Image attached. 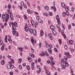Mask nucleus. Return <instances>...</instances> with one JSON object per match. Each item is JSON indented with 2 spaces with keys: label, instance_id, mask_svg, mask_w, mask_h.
Listing matches in <instances>:
<instances>
[{
  "label": "nucleus",
  "instance_id": "nucleus-1",
  "mask_svg": "<svg viewBox=\"0 0 75 75\" xmlns=\"http://www.w3.org/2000/svg\"><path fill=\"white\" fill-rule=\"evenodd\" d=\"M10 23H11V24L13 25L12 26V28H14L15 27H17V22H14V23H13V22H11Z\"/></svg>",
  "mask_w": 75,
  "mask_h": 75
},
{
  "label": "nucleus",
  "instance_id": "nucleus-2",
  "mask_svg": "<svg viewBox=\"0 0 75 75\" xmlns=\"http://www.w3.org/2000/svg\"><path fill=\"white\" fill-rule=\"evenodd\" d=\"M69 14V12L68 11H67L66 13L63 12L62 13V15L63 17H65V16H68V14Z\"/></svg>",
  "mask_w": 75,
  "mask_h": 75
},
{
  "label": "nucleus",
  "instance_id": "nucleus-3",
  "mask_svg": "<svg viewBox=\"0 0 75 75\" xmlns=\"http://www.w3.org/2000/svg\"><path fill=\"white\" fill-rule=\"evenodd\" d=\"M25 29L26 31V32H28V30H29V29H28V26H27V24H26V25H25Z\"/></svg>",
  "mask_w": 75,
  "mask_h": 75
},
{
  "label": "nucleus",
  "instance_id": "nucleus-4",
  "mask_svg": "<svg viewBox=\"0 0 75 75\" xmlns=\"http://www.w3.org/2000/svg\"><path fill=\"white\" fill-rule=\"evenodd\" d=\"M12 30H13V35H16V33H17V32H16V28H13L12 29Z\"/></svg>",
  "mask_w": 75,
  "mask_h": 75
},
{
  "label": "nucleus",
  "instance_id": "nucleus-5",
  "mask_svg": "<svg viewBox=\"0 0 75 75\" xmlns=\"http://www.w3.org/2000/svg\"><path fill=\"white\" fill-rule=\"evenodd\" d=\"M31 67L32 68V70H34L35 68H34V62H32L31 64Z\"/></svg>",
  "mask_w": 75,
  "mask_h": 75
},
{
  "label": "nucleus",
  "instance_id": "nucleus-6",
  "mask_svg": "<svg viewBox=\"0 0 75 75\" xmlns=\"http://www.w3.org/2000/svg\"><path fill=\"white\" fill-rule=\"evenodd\" d=\"M10 16V19H11V20H14V18H13V16L12 12L11 13Z\"/></svg>",
  "mask_w": 75,
  "mask_h": 75
},
{
  "label": "nucleus",
  "instance_id": "nucleus-7",
  "mask_svg": "<svg viewBox=\"0 0 75 75\" xmlns=\"http://www.w3.org/2000/svg\"><path fill=\"white\" fill-rule=\"evenodd\" d=\"M8 19H9V15H8V14H7L6 19H5V22H7Z\"/></svg>",
  "mask_w": 75,
  "mask_h": 75
},
{
  "label": "nucleus",
  "instance_id": "nucleus-8",
  "mask_svg": "<svg viewBox=\"0 0 75 75\" xmlns=\"http://www.w3.org/2000/svg\"><path fill=\"white\" fill-rule=\"evenodd\" d=\"M64 55H67L68 58H70L71 55H70V54H69L68 53L65 52Z\"/></svg>",
  "mask_w": 75,
  "mask_h": 75
},
{
  "label": "nucleus",
  "instance_id": "nucleus-9",
  "mask_svg": "<svg viewBox=\"0 0 75 75\" xmlns=\"http://www.w3.org/2000/svg\"><path fill=\"white\" fill-rule=\"evenodd\" d=\"M65 67H68L69 66V64L68 63V61L66 60L65 61Z\"/></svg>",
  "mask_w": 75,
  "mask_h": 75
},
{
  "label": "nucleus",
  "instance_id": "nucleus-10",
  "mask_svg": "<svg viewBox=\"0 0 75 75\" xmlns=\"http://www.w3.org/2000/svg\"><path fill=\"white\" fill-rule=\"evenodd\" d=\"M61 6L63 8H65L66 7V5L64 3L61 4Z\"/></svg>",
  "mask_w": 75,
  "mask_h": 75
},
{
  "label": "nucleus",
  "instance_id": "nucleus-11",
  "mask_svg": "<svg viewBox=\"0 0 75 75\" xmlns=\"http://www.w3.org/2000/svg\"><path fill=\"white\" fill-rule=\"evenodd\" d=\"M40 35L41 36L44 35V33L43 32V30L42 29L40 30Z\"/></svg>",
  "mask_w": 75,
  "mask_h": 75
},
{
  "label": "nucleus",
  "instance_id": "nucleus-12",
  "mask_svg": "<svg viewBox=\"0 0 75 75\" xmlns=\"http://www.w3.org/2000/svg\"><path fill=\"white\" fill-rule=\"evenodd\" d=\"M6 19V15L4 14H3L2 17V20H4Z\"/></svg>",
  "mask_w": 75,
  "mask_h": 75
},
{
  "label": "nucleus",
  "instance_id": "nucleus-13",
  "mask_svg": "<svg viewBox=\"0 0 75 75\" xmlns=\"http://www.w3.org/2000/svg\"><path fill=\"white\" fill-rule=\"evenodd\" d=\"M50 28L52 29V30H55V26L52 25H51V26H50Z\"/></svg>",
  "mask_w": 75,
  "mask_h": 75
},
{
  "label": "nucleus",
  "instance_id": "nucleus-14",
  "mask_svg": "<svg viewBox=\"0 0 75 75\" xmlns=\"http://www.w3.org/2000/svg\"><path fill=\"white\" fill-rule=\"evenodd\" d=\"M33 33L34 35H37V33L36 32V30H33Z\"/></svg>",
  "mask_w": 75,
  "mask_h": 75
},
{
  "label": "nucleus",
  "instance_id": "nucleus-15",
  "mask_svg": "<svg viewBox=\"0 0 75 75\" xmlns=\"http://www.w3.org/2000/svg\"><path fill=\"white\" fill-rule=\"evenodd\" d=\"M5 42H6V43H7L8 42V41H7V36L6 35V36L5 37Z\"/></svg>",
  "mask_w": 75,
  "mask_h": 75
},
{
  "label": "nucleus",
  "instance_id": "nucleus-16",
  "mask_svg": "<svg viewBox=\"0 0 75 75\" xmlns=\"http://www.w3.org/2000/svg\"><path fill=\"white\" fill-rule=\"evenodd\" d=\"M61 64L62 66L64 65V59H62L61 60Z\"/></svg>",
  "mask_w": 75,
  "mask_h": 75
},
{
  "label": "nucleus",
  "instance_id": "nucleus-17",
  "mask_svg": "<svg viewBox=\"0 0 75 75\" xmlns=\"http://www.w3.org/2000/svg\"><path fill=\"white\" fill-rule=\"evenodd\" d=\"M29 31L31 34H33V31H34V30L31 29V28H30L29 29Z\"/></svg>",
  "mask_w": 75,
  "mask_h": 75
},
{
  "label": "nucleus",
  "instance_id": "nucleus-18",
  "mask_svg": "<svg viewBox=\"0 0 75 75\" xmlns=\"http://www.w3.org/2000/svg\"><path fill=\"white\" fill-rule=\"evenodd\" d=\"M4 44H3V45L1 46V49L3 51L4 50Z\"/></svg>",
  "mask_w": 75,
  "mask_h": 75
},
{
  "label": "nucleus",
  "instance_id": "nucleus-19",
  "mask_svg": "<svg viewBox=\"0 0 75 75\" xmlns=\"http://www.w3.org/2000/svg\"><path fill=\"white\" fill-rule=\"evenodd\" d=\"M28 59L29 60V62H31L32 61V59L31 58V57H29L28 58Z\"/></svg>",
  "mask_w": 75,
  "mask_h": 75
},
{
  "label": "nucleus",
  "instance_id": "nucleus-20",
  "mask_svg": "<svg viewBox=\"0 0 75 75\" xmlns=\"http://www.w3.org/2000/svg\"><path fill=\"white\" fill-rule=\"evenodd\" d=\"M45 44H46V47H49V45H48V44L47 43V41H45Z\"/></svg>",
  "mask_w": 75,
  "mask_h": 75
},
{
  "label": "nucleus",
  "instance_id": "nucleus-21",
  "mask_svg": "<svg viewBox=\"0 0 75 75\" xmlns=\"http://www.w3.org/2000/svg\"><path fill=\"white\" fill-rule=\"evenodd\" d=\"M52 32L53 34V35H56V32L54 31V30H52Z\"/></svg>",
  "mask_w": 75,
  "mask_h": 75
},
{
  "label": "nucleus",
  "instance_id": "nucleus-22",
  "mask_svg": "<svg viewBox=\"0 0 75 75\" xmlns=\"http://www.w3.org/2000/svg\"><path fill=\"white\" fill-rule=\"evenodd\" d=\"M51 49L50 48H49L48 49V51L49 52V53L51 54L52 53V52H51Z\"/></svg>",
  "mask_w": 75,
  "mask_h": 75
},
{
  "label": "nucleus",
  "instance_id": "nucleus-23",
  "mask_svg": "<svg viewBox=\"0 0 75 75\" xmlns=\"http://www.w3.org/2000/svg\"><path fill=\"white\" fill-rule=\"evenodd\" d=\"M53 14V13H52V12H50L49 13V16H52V15Z\"/></svg>",
  "mask_w": 75,
  "mask_h": 75
},
{
  "label": "nucleus",
  "instance_id": "nucleus-24",
  "mask_svg": "<svg viewBox=\"0 0 75 75\" xmlns=\"http://www.w3.org/2000/svg\"><path fill=\"white\" fill-rule=\"evenodd\" d=\"M56 18L57 20H60V19L59 18V16H58V15L56 16Z\"/></svg>",
  "mask_w": 75,
  "mask_h": 75
},
{
  "label": "nucleus",
  "instance_id": "nucleus-25",
  "mask_svg": "<svg viewBox=\"0 0 75 75\" xmlns=\"http://www.w3.org/2000/svg\"><path fill=\"white\" fill-rule=\"evenodd\" d=\"M38 21H39V23H43V21H42L41 19H38Z\"/></svg>",
  "mask_w": 75,
  "mask_h": 75
},
{
  "label": "nucleus",
  "instance_id": "nucleus-26",
  "mask_svg": "<svg viewBox=\"0 0 75 75\" xmlns=\"http://www.w3.org/2000/svg\"><path fill=\"white\" fill-rule=\"evenodd\" d=\"M11 67V66H10V65L9 64H8L7 65V69H10Z\"/></svg>",
  "mask_w": 75,
  "mask_h": 75
},
{
  "label": "nucleus",
  "instance_id": "nucleus-27",
  "mask_svg": "<svg viewBox=\"0 0 75 75\" xmlns=\"http://www.w3.org/2000/svg\"><path fill=\"white\" fill-rule=\"evenodd\" d=\"M51 64L52 65H54V64H55V62H54L52 61L51 62H50Z\"/></svg>",
  "mask_w": 75,
  "mask_h": 75
},
{
  "label": "nucleus",
  "instance_id": "nucleus-28",
  "mask_svg": "<svg viewBox=\"0 0 75 75\" xmlns=\"http://www.w3.org/2000/svg\"><path fill=\"white\" fill-rule=\"evenodd\" d=\"M26 68L27 69H28L29 71L30 70V66L28 65H27L26 66Z\"/></svg>",
  "mask_w": 75,
  "mask_h": 75
},
{
  "label": "nucleus",
  "instance_id": "nucleus-29",
  "mask_svg": "<svg viewBox=\"0 0 75 75\" xmlns=\"http://www.w3.org/2000/svg\"><path fill=\"white\" fill-rule=\"evenodd\" d=\"M46 72L47 75H50V73L49 71H48L47 70H46Z\"/></svg>",
  "mask_w": 75,
  "mask_h": 75
},
{
  "label": "nucleus",
  "instance_id": "nucleus-30",
  "mask_svg": "<svg viewBox=\"0 0 75 75\" xmlns=\"http://www.w3.org/2000/svg\"><path fill=\"white\" fill-rule=\"evenodd\" d=\"M59 42V43L60 45H61L62 44V41H61V39H59L58 40Z\"/></svg>",
  "mask_w": 75,
  "mask_h": 75
},
{
  "label": "nucleus",
  "instance_id": "nucleus-31",
  "mask_svg": "<svg viewBox=\"0 0 75 75\" xmlns=\"http://www.w3.org/2000/svg\"><path fill=\"white\" fill-rule=\"evenodd\" d=\"M31 23L32 25V26H34V22L33 20H32L31 21Z\"/></svg>",
  "mask_w": 75,
  "mask_h": 75
},
{
  "label": "nucleus",
  "instance_id": "nucleus-32",
  "mask_svg": "<svg viewBox=\"0 0 75 75\" xmlns=\"http://www.w3.org/2000/svg\"><path fill=\"white\" fill-rule=\"evenodd\" d=\"M31 42H32L33 45H34V39L33 38H31Z\"/></svg>",
  "mask_w": 75,
  "mask_h": 75
},
{
  "label": "nucleus",
  "instance_id": "nucleus-33",
  "mask_svg": "<svg viewBox=\"0 0 75 75\" xmlns=\"http://www.w3.org/2000/svg\"><path fill=\"white\" fill-rule=\"evenodd\" d=\"M4 63H5V62H4V60H3L1 62V64H2V65L4 64Z\"/></svg>",
  "mask_w": 75,
  "mask_h": 75
},
{
  "label": "nucleus",
  "instance_id": "nucleus-34",
  "mask_svg": "<svg viewBox=\"0 0 75 75\" xmlns=\"http://www.w3.org/2000/svg\"><path fill=\"white\" fill-rule=\"evenodd\" d=\"M44 8H45V9H46L47 10H48V9H49V8L48 7V6H45Z\"/></svg>",
  "mask_w": 75,
  "mask_h": 75
},
{
  "label": "nucleus",
  "instance_id": "nucleus-35",
  "mask_svg": "<svg viewBox=\"0 0 75 75\" xmlns=\"http://www.w3.org/2000/svg\"><path fill=\"white\" fill-rule=\"evenodd\" d=\"M21 61H22V59H19L18 60V62L19 63H21Z\"/></svg>",
  "mask_w": 75,
  "mask_h": 75
},
{
  "label": "nucleus",
  "instance_id": "nucleus-36",
  "mask_svg": "<svg viewBox=\"0 0 75 75\" xmlns=\"http://www.w3.org/2000/svg\"><path fill=\"white\" fill-rule=\"evenodd\" d=\"M8 9H9V10H10V9L11 8V5H10V4H8Z\"/></svg>",
  "mask_w": 75,
  "mask_h": 75
},
{
  "label": "nucleus",
  "instance_id": "nucleus-37",
  "mask_svg": "<svg viewBox=\"0 0 75 75\" xmlns=\"http://www.w3.org/2000/svg\"><path fill=\"white\" fill-rule=\"evenodd\" d=\"M24 19L25 20H28V18L26 16H25V15L24 16Z\"/></svg>",
  "mask_w": 75,
  "mask_h": 75
},
{
  "label": "nucleus",
  "instance_id": "nucleus-38",
  "mask_svg": "<svg viewBox=\"0 0 75 75\" xmlns=\"http://www.w3.org/2000/svg\"><path fill=\"white\" fill-rule=\"evenodd\" d=\"M27 11L28 12V14H30L31 13V11H30V10H29V9H27Z\"/></svg>",
  "mask_w": 75,
  "mask_h": 75
},
{
  "label": "nucleus",
  "instance_id": "nucleus-39",
  "mask_svg": "<svg viewBox=\"0 0 75 75\" xmlns=\"http://www.w3.org/2000/svg\"><path fill=\"white\" fill-rule=\"evenodd\" d=\"M62 69H66V68H65V66H62Z\"/></svg>",
  "mask_w": 75,
  "mask_h": 75
},
{
  "label": "nucleus",
  "instance_id": "nucleus-40",
  "mask_svg": "<svg viewBox=\"0 0 75 75\" xmlns=\"http://www.w3.org/2000/svg\"><path fill=\"white\" fill-rule=\"evenodd\" d=\"M70 71H71V74H73V73H74V71H73V69H71L70 70Z\"/></svg>",
  "mask_w": 75,
  "mask_h": 75
},
{
  "label": "nucleus",
  "instance_id": "nucleus-41",
  "mask_svg": "<svg viewBox=\"0 0 75 75\" xmlns=\"http://www.w3.org/2000/svg\"><path fill=\"white\" fill-rule=\"evenodd\" d=\"M65 10L66 11H68V10H69V7H68L67 8H65Z\"/></svg>",
  "mask_w": 75,
  "mask_h": 75
},
{
  "label": "nucleus",
  "instance_id": "nucleus-42",
  "mask_svg": "<svg viewBox=\"0 0 75 75\" xmlns=\"http://www.w3.org/2000/svg\"><path fill=\"white\" fill-rule=\"evenodd\" d=\"M42 54L43 57H44V56H45V54H44V52H42Z\"/></svg>",
  "mask_w": 75,
  "mask_h": 75
},
{
  "label": "nucleus",
  "instance_id": "nucleus-43",
  "mask_svg": "<svg viewBox=\"0 0 75 75\" xmlns=\"http://www.w3.org/2000/svg\"><path fill=\"white\" fill-rule=\"evenodd\" d=\"M41 43H40L39 44V48H41Z\"/></svg>",
  "mask_w": 75,
  "mask_h": 75
},
{
  "label": "nucleus",
  "instance_id": "nucleus-44",
  "mask_svg": "<svg viewBox=\"0 0 75 75\" xmlns=\"http://www.w3.org/2000/svg\"><path fill=\"white\" fill-rule=\"evenodd\" d=\"M68 28H69V29H70V28H71V24H70L69 25Z\"/></svg>",
  "mask_w": 75,
  "mask_h": 75
},
{
  "label": "nucleus",
  "instance_id": "nucleus-45",
  "mask_svg": "<svg viewBox=\"0 0 75 75\" xmlns=\"http://www.w3.org/2000/svg\"><path fill=\"white\" fill-rule=\"evenodd\" d=\"M21 6H23V5L24 4V2L22 1L21 2Z\"/></svg>",
  "mask_w": 75,
  "mask_h": 75
},
{
  "label": "nucleus",
  "instance_id": "nucleus-46",
  "mask_svg": "<svg viewBox=\"0 0 75 75\" xmlns=\"http://www.w3.org/2000/svg\"><path fill=\"white\" fill-rule=\"evenodd\" d=\"M19 68L20 69H22V66L21 65H19Z\"/></svg>",
  "mask_w": 75,
  "mask_h": 75
},
{
  "label": "nucleus",
  "instance_id": "nucleus-47",
  "mask_svg": "<svg viewBox=\"0 0 75 75\" xmlns=\"http://www.w3.org/2000/svg\"><path fill=\"white\" fill-rule=\"evenodd\" d=\"M9 74L11 75H13V72L12 71H11L9 73Z\"/></svg>",
  "mask_w": 75,
  "mask_h": 75
},
{
  "label": "nucleus",
  "instance_id": "nucleus-48",
  "mask_svg": "<svg viewBox=\"0 0 75 75\" xmlns=\"http://www.w3.org/2000/svg\"><path fill=\"white\" fill-rule=\"evenodd\" d=\"M60 20H57V23L58 24H61V22H60Z\"/></svg>",
  "mask_w": 75,
  "mask_h": 75
},
{
  "label": "nucleus",
  "instance_id": "nucleus-49",
  "mask_svg": "<svg viewBox=\"0 0 75 75\" xmlns=\"http://www.w3.org/2000/svg\"><path fill=\"white\" fill-rule=\"evenodd\" d=\"M13 68H14V66L13 65H11V69H13Z\"/></svg>",
  "mask_w": 75,
  "mask_h": 75
},
{
  "label": "nucleus",
  "instance_id": "nucleus-50",
  "mask_svg": "<svg viewBox=\"0 0 75 75\" xmlns=\"http://www.w3.org/2000/svg\"><path fill=\"white\" fill-rule=\"evenodd\" d=\"M69 43L72 45H73V43H72V40H69Z\"/></svg>",
  "mask_w": 75,
  "mask_h": 75
},
{
  "label": "nucleus",
  "instance_id": "nucleus-51",
  "mask_svg": "<svg viewBox=\"0 0 75 75\" xmlns=\"http://www.w3.org/2000/svg\"><path fill=\"white\" fill-rule=\"evenodd\" d=\"M54 58H53V57H50V59H51V60H52V61H53V59H53Z\"/></svg>",
  "mask_w": 75,
  "mask_h": 75
},
{
  "label": "nucleus",
  "instance_id": "nucleus-52",
  "mask_svg": "<svg viewBox=\"0 0 75 75\" xmlns=\"http://www.w3.org/2000/svg\"><path fill=\"white\" fill-rule=\"evenodd\" d=\"M31 50L32 52L33 53V52H34V49H33V48H31Z\"/></svg>",
  "mask_w": 75,
  "mask_h": 75
},
{
  "label": "nucleus",
  "instance_id": "nucleus-53",
  "mask_svg": "<svg viewBox=\"0 0 75 75\" xmlns=\"http://www.w3.org/2000/svg\"><path fill=\"white\" fill-rule=\"evenodd\" d=\"M49 47H50V48H52V45H49Z\"/></svg>",
  "mask_w": 75,
  "mask_h": 75
},
{
  "label": "nucleus",
  "instance_id": "nucleus-54",
  "mask_svg": "<svg viewBox=\"0 0 75 75\" xmlns=\"http://www.w3.org/2000/svg\"><path fill=\"white\" fill-rule=\"evenodd\" d=\"M11 61L13 64H14V60L13 59H11Z\"/></svg>",
  "mask_w": 75,
  "mask_h": 75
},
{
  "label": "nucleus",
  "instance_id": "nucleus-55",
  "mask_svg": "<svg viewBox=\"0 0 75 75\" xmlns=\"http://www.w3.org/2000/svg\"><path fill=\"white\" fill-rule=\"evenodd\" d=\"M3 44V41L2 40H1L0 41V45H2Z\"/></svg>",
  "mask_w": 75,
  "mask_h": 75
},
{
  "label": "nucleus",
  "instance_id": "nucleus-56",
  "mask_svg": "<svg viewBox=\"0 0 75 75\" xmlns=\"http://www.w3.org/2000/svg\"><path fill=\"white\" fill-rule=\"evenodd\" d=\"M16 36H18V32H16Z\"/></svg>",
  "mask_w": 75,
  "mask_h": 75
},
{
  "label": "nucleus",
  "instance_id": "nucleus-57",
  "mask_svg": "<svg viewBox=\"0 0 75 75\" xmlns=\"http://www.w3.org/2000/svg\"><path fill=\"white\" fill-rule=\"evenodd\" d=\"M36 18L37 20H38L40 18V16H38L36 17Z\"/></svg>",
  "mask_w": 75,
  "mask_h": 75
},
{
  "label": "nucleus",
  "instance_id": "nucleus-58",
  "mask_svg": "<svg viewBox=\"0 0 75 75\" xmlns=\"http://www.w3.org/2000/svg\"><path fill=\"white\" fill-rule=\"evenodd\" d=\"M47 64H50V60H48L47 61Z\"/></svg>",
  "mask_w": 75,
  "mask_h": 75
},
{
  "label": "nucleus",
  "instance_id": "nucleus-59",
  "mask_svg": "<svg viewBox=\"0 0 75 75\" xmlns=\"http://www.w3.org/2000/svg\"><path fill=\"white\" fill-rule=\"evenodd\" d=\"M54 50L55 52H57L58 51V50H57V49H56V48H54Z\"/></svg>",
  "mask_w": 75,
  "mask_h": 75
},
{
  "label": "nucleus",
  "instance_id": "nucleus-60",
  "mask_svg": "<svg viewBox=\"0 0 75 75\" xmlns=\"http://www.w3.org/2000/svg\"><path fill=\"white\" fill-rule=\"evenodd\" d=\"M16 17H17V18H20V16L19 15H17L16 16Z\"/></svg>",
  "mask_w": 75,
  "mask_h": 75
},
{
  "label": "nucleus",
  "instance_id": "nucleus-61",
  "mask_svg": "<svg viewBox=\"0 0 75 75\" xmlns=\"http://www.w3.org/2000/svg\"><path fill=\"white\" fill-rule=\"evenodd\" d=\"M38 62H40L41 61V59L40 58H39L38 59Z\"/></svg>",
  "mask_w": 75,
  "mask_h": 75
},
{
  "label": "nucleus",
  "instance_id": "nucleus-62",
  "mask_svg": "<svg viewBox=\"0 0 75 75\" xmlns=\"http://www.w3.org/2000/svg\"><path fill=\"white\" fill-rule=\"evenodd\" d=\"M71 10H72V11H74V8H71Z\"/></svg>",
  "mask_w": 75,
  "mask_h": 75
},
{
  "label": "nucleus",
  "instance_id": "nucleus-63",
  "mask_svg": "<svg viewBox=\"0 0 75 75\" xmlns=\"http://www.w3.org/2000/svg\"><path fill=\"white\" fill-rule=\"evenodd\" d=\"M24 7L25 8H26V9L27 8V6L25 5H24Z\"/></svg>",
  "mask_w": 75,
  "mask_h": 75
},
{
  "label": "nucleus",
  "instance_id": "nucleus-64",
  "mask_svg": "<svg viewBox=\"0 0 75 75\" xmlns=\"http://www.w3.org/2000/svg\"><path fill=\"white\" fill-rule=\"evenodd\" d=\"M27 4H28V6H30V4L29 3V2H27Z\"/></svg>",
  "mask_w": 75,
  "mask_h": 75
}]
</instances>
